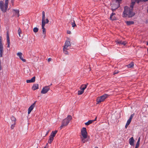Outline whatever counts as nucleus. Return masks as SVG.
I'll return each mask as SVG.
<instances>
[{"instance_id":"f257e3e1","label":"nucleus","mask_w":148,"mask_h":148,"mask_svg":"<svg viewBox=\"0 0 148 148\" xmlns=\"http://www.w3.org/2000/svg\"><path fill=\"white\" fill-rule=\"evenodd\" d=\"M135 3H134L132 6V0H131V3L130 5V8L127 6H125L124 7V10L123 12V17H132L134 16L135 14L132 11L133 9Z\"/></svg>"},{"instance_id":"f03ea898","label":"nucleus","mask_w":148,"mask_h":148,"mask_svg":"<svg viewBox=\"0 0 148 148\" xmlns=\"http://www.w3.org/2000/svg\"><path fill=\"white\" fill-rule=\"evenodd\" d=\"M72 119V116L71 115H68L66 118L64 119L62 121V125L60 127V129L61 130L64 127L66 126Z\"/></svg>"},{"instance_id":"7ed1b4c3","label":"nucleus","mask_w":148,"mask_h":148,"mask_svg":"<svg viewBox=\"0 0 148 148\" xmlns=\"http://www.w3.org/2000/svg\"><path fill=\"white\" fill-rule=\"evenodd\" d=\"M8 3L6 4V3H4L3 1H0V8L1 10L4 12H6L8 5Z\"/></svg>"},{"instance_id":"20e7f679","label":"nucleus","mask_w":148,"mask_h":148,"mask_svg":"<svg viewBox=\"0 0 148 148\" xmlns=\"http://www.w3.org/2000/svg\"><path fill=\"white\" fill-rule=\"evenodd\" d=\"M109 96L108 95L105 94L103 95L100 97H98L96 100V101L97 103H99L102 102L103 101L105 100Z\"/></svg>"},{"instance_id":"39448f33","label":"nucleus","mask_w":148,"mask_h":148,"mask_svg":"<svg viewBox=\"0 0 148 148\" xmlns=\"http://www.w3.org/2000/svg\"><path fill=\"white\" fill-rule=\"evenodd\" d=\"M81 134L82 136L84 138H87L88 134L86 131V129L85 127H83L81 131Z\"/></svg>"},{"instance_id":"423d86ee","label":"nucleus","mask_w":148,"mask_h":148,"mask_svg":"<svg viewBox=\"0 0 148 148\" xmlns=\"http://www.w3.org/2000/svg\"><path fill=\"white\" fill-rule=\"evenodd\" d=\"M11 122L10 123L11 124V128L12 129H13L16 124V119L14 116H12L11 117Z\"/></svg>"},{"instance_id":"0eeeda50","label":"nucleus","mask_w":148,"mask_h":148,"mask_svg":"<svg viewBox=\"0 0 148 148\" xmlns=\"http://www.w3.org/2000/svg\"><path fill=\"white\" fill-rule=\"evenodd\" d=\"M49 87V86H45L43 88L41 91V93L43 94L47 93L50 89Z\"/></svg>"},{"instance_id":"6e6552de","label":"nucleus","mask_w":148,"mask_h":148,"mask_svg":"<svg viewBox=\"0 0 148 148\" xmlns=\"http://www.w3.org/2000/svg\"><path fill=\"white\" fill-rule=\"evenodd\" d=\"M35 102L31 105L28 109V113L29 114L32 110L33 109L35 106Z\"/></svg>"},{"instance_id":"1a4fd4ad","label":"nucleus","mask_w":148,"mask_h":148,"mask_svg":"<svg viewBox=\"0 0 148 148\" xmlns=\"http://www.w3.org/2000/svg\"><path fill=\"white\" fill-rule=\"evenodd\" d=\"M122 0H113V1L115 2V5L116 6V8H118L120 5V4L121 3Z\"/></svg>"},{"instance_id":"9d476101","label":"nucleus","mask_w":148,"mask_h":148,"mask_svg":"<svg viewBox=\"0 0 148 148\" xmlns=\"http://www.w3.org/2000/svg\"><path fill=\"white\" fill-rule=\"evenodd\" d=\"M71 46V44L70 41L69 40H67L65 42V45L64 48H67L68 47Z\"/></svg>"},{"instance_id":"9b49d317","label":"nucleus","mask_w":148,"mask_h":148,"mask_svg":"<svg viewBox=\"0 0 148 148\" xmlns=\"http://www.w3.org/2000/svg\"><path fill=\"white\" fill-rule=\"evenodd\" d=\"M148 1V0H132V5H133L134 3H135L136 2L137 3H138L141 1L145 2Z\"/></svg>"},{"instance_id":"f8f14e48","label":"nucleus","mask_w":148,"mask_h":148,"mask_svg":"<svg viewBox=\"0 0 148 148\" xmlns=\"http://www.w3.org/2000/svg\"><path fill=\"white\" fill-rule=\"evenodd\" d=\"M45 13L44 11L42 12V23H45Z\"/></svg>"},{"instance_id":"ddd939ff","label":"nucleus","mask_w":148,"mask_h":148,"mask_svg":"<svg viewBox=\"0 0 148 148\" xmlns=\"http://www.w3.org/2000/svg\"><path fill=\"white\" fill-rule=\"evenodd\" d=\"M17 55L20 58L23 62H25L26 60L23 58L22 57V53L21 52H18L17 53Z\"/></svg>"},{"instance_id":"4468645a","label":"nucleus","mask_w":148,"mask_h":148,"mask_svg":"<svg viewBox=\"0 0 148 148\" xmlns=\"http://www.w3.org/2000/svg\"><path fill=\"white\" fill-rule=\"evenodd\" d=\"M3 53V45H0V57H2Z\"/></svg>"},{"instance_id":"2eb2a0df","label":"nucleus","mask_w":148,"mask_h":148,"mask_svg":"<svg viewBox=\"0 0 148 148\" xmlns=\"http://www.w3.org/2000/svg\"><path fill=\"white\" fill-rule=\"evenodd\" d=\"M134 140L133 137L130 138L129 140V142L130 145H134Z\"/></svg>"},{"instance_id":"dca6fc26","label":"nucleus","mask_w":148,"mask_h":148,"mask_svg":"<svg viewBox=\"0 0 148 148\" xmlns=\"http://www.w3.org/2000/svg\"><path fill=\"white\" fill-rule=\"evenodd\" d=\"M45 23H42V32L43 34L45 35L46 34V29L45 28Z\"/></svg>"},{"instance_id":"f3484780","label":"nucleus","mask_w":148,"mask_h":148,"mask_svg":"<svg viewBox=\"0 0 148 148\" xmlns=\"http://www.w3.org/2000/svg\"><path fill=\"white\" fill-rule=\"evenodd\" d=\"M35 77H33L31 79L27 80L26 82L27 83L34 82H35Z\"/></svg>"},{"instance_id":"a211bd4d","label":"nucleus","mask_w":148,"mask_h":148,"mask_svg":"<svg viewBox=\"0 0 148 148\" xmlns=\"http://www.w3.org/2000/svg\"><path fill=\"white\" fill-rule=\"evenodd\" d=\"M7 47L8 48H9L10 47V42L9 37L8 34L7 35Z\"/></svg>"},{"instance_id":"6ab92c4d","label":"nucleus","mask_w":148,"mask_h":148,"mask_svg":"<svg viewBox=\"0 0 148 148\" xmlns=\"http://www.w3.org/2000/svg\"><path fill=\"white\" fill-rule=\"evenodd\" d=\"M38 84H35L33 85V86L32 87V89L33 90H36V89H38Z\"/></svg>"},{"instance_id":"aec40b11","label":"nucleus","mask_w":148,"mask_h":148,"mask_svg":"<svg viewBox=\"0 0 148 148\" xmlns=\"http://www.w3.org/2000/svg\"><path fill=\"white\" fill-rule=\"evenodd\" d=\"M57 132V130H55L54 131H53L51 133V135L50 136L54 138V137L55 136Z\"/></svg>"},{"instance_id":"412c9836","label":"nucleus","mask_w":148,"mask_h":148,"mask_svg":"<svg viewBox=\"0 0 148 148\" xmlns=\"http://www.w3.org/2000/svg\"><path fill=\"white\" fill-rule=\"evenodd\" d=\"M87 87V85L86 84H83L80 88V89L81 90H82L84 91V90Z\"/></svg>"},{"instance_id":"4be33fe9","label":"nucleus","mask_w":148,"mask_h":148,"mask_svg":"<svg viewBox=\"0 0 148 148\" xmlns=\"http://www.w3.org/2000/svg\"><path fill=\"white\" fill-rule=\"evenodd\" d=\"M125 22L128 25H130L134 23V22L133 21H126Z\"/></svg>"},{"instance_id":"5701e85b","label":"nucleus","mask_w":148,"mask_h":148,"mask_svg":"<svg viewBox=\"0 0 148 148\" xmlns=\"http://www.w3.org/2000/svg\"><path fill=\"white\" fill-rule=\"evenodd\" d=\"M134 65V63L133 62H131L130 64L127 65V66L128 68H130L132 67Z\"/></svg>"},{"instance_id":"b1692460","label":"nucleus","mask_w":148,"mask_h":148,"mask_svg":"<svg viewBox=\"0 0 148 148\" xmlns=\"http://www.w3.org/2000/svg\"><path fill=\"white\" fill-rule=\"evenodd\" d=\"M94 121V120H90L88 121L87 122L85 123L86 125H88L92 123Z\"/></svg>"},{"instance_id":"393cba45","label":"nucleus","mask_w":148,"mask_h":148,"mask_svg":"<svg viewBox=\"0 0 148 148\" xmlns=\"http://www.w3.org/2000/svg\"><path fill=\"white\" fill-rule=\"evenodd\" d=\"M13 11H14L15 12V14L16 15H17L18 17L19 16V11L18 10H13Z\"/></svg>"},{"instance_id":"a878e982","label":"nucleus","mask_w":148,"mask_h":148,"mask_svg":"<svg viewBox=\"0 0 148 148\" xmlns=\"http://www.w3.org/2000/svg\"><path fill=\"white\" fill-rule=\"evenodd\" d=\"M81 139L82 142L83 143H84L86 142L87 141V140L85 139L86 138H84L83 137L81 136Z\"/></svg>"},{"instance_id":"bb28decb","label":"nucleus","mask_w":148,"mask_h":148,"mask_svg":"<svg viewBox=\"0 0 148 148\" xmlns=\"http://www.w3.org/2000/svg\"><path fill=\"white\" fill-rule=\"evenodd\" d=\"M53 138L51 137L50 136H49V139L48 141V143H49L51 144L52 143V141H53Z\"/></svg>"},{"instance_id":"cd10ccee","label":"nucleus","mask_w":148,"mask_h":148,"mask_svg":"<svg viewBox=\"0 0 148 148\" xmlns=\"http://www.w3.org/2000/svg\"><path fill=\"white\" fill-rule=\"evenodd\" d=\"M67 48H63V50L64 53L66 54H68V52L67 51Z\"/></svg>"},{"instance_id":"c85d7f7f","label":"nucleus","mask_w":148,"mask_h":148,"mask_svg":"<svg viewBox=\"0 0 148 148\" xmlns=\"http://www.w3.org/2000/svg\"><path fill=\"white\" fill-rule=\"evenodd\" d=\"M140 140V138L139 137L138 138V141L137 142V143L136 145V146H137L138 147L139 146Z\"/></svg>"},{"instance_id":"c756f323","label":"nucleus","mask_w":148,"mask_h":148,"mask_svg":"<svg viewBox=\"0 0 148 148\" xmlns=\"http://www.w3.org/2000/svg\"><path fill=\"white\" fill-rule=\"evenodd\" d=\"M38 28L36 27L34 28L33 29V31L35 33L37 32H38Z\"/></svg>"},{"instance_id":"7c9ffc66","label":"nucleus","mask_w":148,"mask_h":148,"mask_svg":"<svg viewBox=\"0 0 148 148\" xmlns=\"http://www.w3.org/2000/svg\"><path fill=\"white\" fill-rule=\"evenodd\" d=\"M84 92V91L82 90H79L78 91V95H82L83 93Z\"/></svg>"},{"instance_id":"2f4dec72","label":"nucleus","mask_w":148,"mask_h":148,"mask_svg":"<svg viewBox=\"0 0 148 148\" xmlns=\"http://www.w3.org/2000/svg\"><path fill=\"white\" fill-rule=\"evenodd\" d=\"M71 25H72V27H75L76 26L74 20L73 21V22H72L71 23Z\"/></svg>"},{"instance_id":"473e14b6","label":"nucleus","mask_w":148,"mask_h":148,"mask_svg":"<svg viewBox=\"0 0 148 148\" xmlns=\"http://www.w3.org/2000/svg\"><path fill=\"white\" fill-rule=\"evenodd\" d=\"M21 29L20 28H19V29H18V34L19 35V36H20V37H21L20 34H21Z\"/></svg>"},{"instance_id":"72a5a7b5","label":"nucleus","mask_w":148,"mask_h":148,"mask_svg":"<svg viewBox=\"0 0 148 148\" xmlns=\"http://www.w3.org/2000/svg\"><path fill=\"white\" fill-rule=\"evenodd\" d=\"M113 6H114V5H112V11L113 12H114V11L116 9H117L118 8H116V6H115V8H114Z\"/></svg>"},{"instance_id":"f704fd0d","label":"nucleus","mask_w":148,"mask_h":148,"mask_svg":"<svg viewBox=\"0 0 148 148\" xmlns=\"http://www.w3.org/2000/svg\"><path fill=\"white\" fill-rule=\"evenodd\" d=\"M134 116V113L133 114H132L131 115V116H130V117L129 120H131V121H132V120L133 117Z\"/></svg>"},{"instance_id":"c9c22d12","label":"nucleus","mask_w":148,"mask_h":148,"mask_svg":"<svg viewBox=\"0 0 148 148\" xmlns=\"http://www.w3.org/2000/svg\"><path fill=\"white\" fill-rule=\"evenodd\" d=\"M111 20H114L116 19V18L115 16H112V18L110 17Z\"/></svg>"},{"instance_id":"e433bc0d","label":"nucleus","mask_w":148,"mask_h":148,"mask_svg":"<svg viewBox=\"0 0 148 148\" xmlns=\"http://www.w3.org/2000/svg\"><path fill=\"white\" fill-rule=\"evenodd\" d=\"M116 42L118 44H122V41L121 40H118Z\"/></svg>"},{"instance_id":"4c0bfd02","label":"nucleus","mask_w":148,"mask_h":148,"mask_svg":"<svg viewBox=\"0 0 148 148\" xmlns=\"http://www.w3.org/2000/svg\"><path fill=\"white\" fill-rule=\"evenodd\" d=\"M131 121L128 119L126 124H127L128 125H129L130 124V123Z\"/></svg>"},{"instance_id":"58836bf2","label":"nucleus","mask_w":148,"mask_h":148,"mask_svg":"<svg viewBox=\"0 0 148 148\" xmlns=\"http://www.w3.org/2000/svg\"><path fill=\"white\" fill-rule=\"evenodd\" d=\"M119 72V71H115L113 73V75H115V74L118 73Z\"/></svg>"},{"instance_id":"ea45409f","label":"nucleus","mask_w":148,"mask_h":148,"mask_svg":"<svg viewBox=\"0 0 148 148\" xmlns=\"http://www.w3.org/2000/svg\"><path fill=\"white\" fill-rule=\"evenodd\" d=\"M127 42L125 41H122V44L124 45H125V44H126Z\"/></svg>"},{"instance_id":"a19ab883","label":"nucleus","mask_w":148,"mask_h":148,"mask_svg":"<svg viewBox=\"0 0 148 148\" xmlns=\"http://www.w3.org/2000/svg\"><path fill=\"white\" fill-rule=\"evenodd\" d=\"M46 21L45 22V24L46 23H48L49 22V21L48 20V18H46Z\"/></svg>"},{"instance_id":"79ce46f5","label":"nucleus","mask_w":148,"mask_h":148,"mask_svg":"<svg viewBox=\"0 0 148 148\" xmlns=\"http://www.w3.org/2000/svg\"><path fill=\"white\" fill-rule=\"evenodd\" d=\"M115 13H112V14H111L110 15V18H112V16H114V15H115Z\"/></svg>"},{"instance_id":"37998d69","label":"nucleus","mask_w":148,"mask_h":148,"mask_svg":"<svg viewBox=\"0 0 148 148\" xmlns=\"http://www.w3.org/2000/svg\"><path fill=\"white\" fill-rule=\"evenodd\" d=\"M1 36H0V45H3L1 43Z\"/></svg>"},{"instance_id":"c03bdc74","label":"nucleus","mask_w":148,"mask_h":148,"mask_svg":"<svg viewBox=\"0 0 148 148\" xmlns=\"http://www.w3.org/2000/svg\"><path fill=\"white\" fill-rule=\"evenodd\" d=\"M67 33L68 34H70L71 33V32L70 31H69V30L67 31Z\"/></svg>"},{"instance_id":"a18cd8bd","label":"nucleus","mask_w":148,"mask_h":148,"mask_svg":"<svg viewBox=\"0 0 148 148\" xmlns=\"http://www.w3.org/2000/svg\"><path fill=\"white\" fill-rule=\"evenodd\" d=\"M8 1L9 0H5V2L6 3V4L7 3H8Z\"/></svg>"},{"instance_id":"49530a36","label":"nucleus","mask_w":148,"mask_h":148,"mask_svg":"<svg viewBox=\"0 0 148 148\" xmlns=\"http://www.w3.org/2000/svg\"><path fill=\"white\" fill-rule=\"evenodd\" d=\"M129 125H128V124H126L125 126V128L126 129L127 128V127Z\"/></svg>"},{"instance_id":"de8ad7c7","label":"nucleus","mask_w":148,"mask_h":148,"mask_svg":"<svg viewBox=\"0 0 148 148\" xmlns=\"http://www.w3.org/2000/svg\"><path fill=\"white\" fill-rule=\"evenodd\" d=\"M51 58H49L48 59V61L49 62L51 61Z\"/></svg>"},{"instance_id":"09e8293b","label":"nucleus","mask_w":148,"mask_h":148,"mask_svg":"<svg viewBox=\"0 0 148 148\" xmlns=\"http://www.w3.org/2000/svg\"><path fill=\"white\" fill-rule=\"evenodd\" d=\"M97 117H96L95 118V120H94V121H96V119H97Z\"/></svg>"},{"instance_id":"8fccbe9b","label":"nucleus","mask_w":148,"mask_h":148,"mask_svg":"<svg viewBox=\"0 0 148 148\" xmlns=\"http://www.w3.org/2000/svg\"><path fill=\"white\" fill-rule=\"evenodd\" d=\"M45 36H46V35H45H45H44V37H43V38H45Z\"/></svg>"},{"instance_id":"3c124183","label":"nucleus","mask_w":148,"mask_h":148,"mask_svg":"<svg viewBox=\"0 0 148 148\" xmlns=\"http://www.w3.org/2000/svg\"><path fill=\"white\" fill-rule=\"evenodd\" d=\"M138 147H137V146H135V148H138Z\"/></svg>"},{"instance_id":"603ef678","label":"nucleus","mask_w":148,"mask_h":148,"mask_svg":"<svg viewBox=\"0 0 148 148\" xmlns=\"http://www.w3.org/2000/svg\"><path fill=\"white\" fill-rule=\"evenodd\" d=\"M138 147H137V146H135V148H138Z\"/></svg>"},{"instance_id":"864d4df0","label":"nucleus","mask_w":148,"mask_h":148,"mask_svg":"<svg viewBox=\"0 0 148 148\" xmlns=\"http://www.w3.org/2000/svg\"><path fill=\"white\" fill-rule=\"evenodd\" d=\"M95 148H98L97 147H95Z\"/></svg>"},{"instance_id":"5fc2aeb1","label":"nucleus","mask_w":148,"mask_h":148,"mask_svg":"<svg viewBox=\"0 0 148 148\" xmlns=\"http://www.w3.org/2000/svg\"><path fill=\"white\" fill-rule=\"evenodd\" d=\"M147 45H148V42L147 43Z\"/></svg>"},{"instance_id":"6e6d98bb","label":"nucleus","mask_w":148,"mask_h":148,"mask_svg":"<svg viewBox=\"0 0 148 148\" xmlns=\"http://www.w3.org/2000/svg\"><path fill=\"white\" fill-rule=\"evenodd\" d=\"M52 85V84H50V85L49 86H51V85Z\"/></svg>"},{"instance_id":"4d7b16f0","label":"nucleus","mask_w":148,"mask_h":148,"mask_svg":"<svg viewBox=\"0 0 148 148\" xmlns=\"http://www.w3.org/2000/svg\"><path fill=\"white\" fill-rule=\"evenodd\" d=\"M44 148H46V147H44Z\"/></svg>"}]
</instances>
